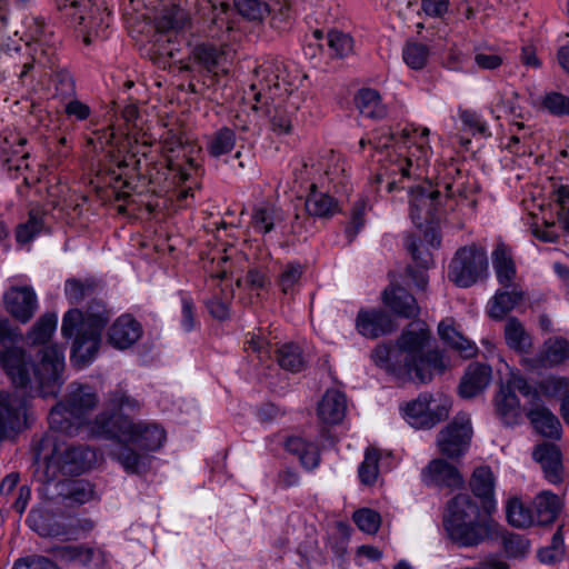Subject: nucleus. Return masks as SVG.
<instances>
[{
    "label": "nucleus",
    "mask_w": 569,
    "mask_h": 569,
    "mask_svg": "<svg viewBox=\"0 0 569 569\" xmlns=\"http://www.w3.org/2000/svg\"><path fill=\"white\" fill-rule=\"evenodd\" d=\"M347 413V398L338 389H328L317 407L319 420L329 426L342 423Z\"/></svg>",
    "instance_id": "23"
},
{
    "label": "nucleus",
    "mask_w": 569,
    "mask_h": 569,
    "mask_svg": "<svg viewBox=\"0 0 569 569\" xmlns=\"http://www.w3.org/2000/svg\"><path fill=\"white\" fill-rule=\"evenodd\" d=\"M561 499L549 490L539 492L533 501L535 525L546 526L552 523L562 509Z\"/></svg>",
    "instance_id": "28"
},
{
    "label": "nucleus",
    "mask_w": 569,
    "mask_h": 569,
    "mask_svg": "<svg viewBox=\"0 0 569 569\" xmlns=\"http://www.w3.org/2000/svg\"><path fill=\"white\" fill-rule=\"evenodd\" d=\"M355 103L360 114L370 119H381L387 114V108L375 89L362 88L355 97Z\"/></svg>",
    "instance_id": "37"
},
{
    "label": "nucleus",
    "mask_w": 569,
    "mask_h": 569,
    "mask_svg": "<svg viewBox=\"0 0 569 569\" xmlns=\"http://www.w3.org/2000/svg\"><path fill=\"white\" fill-rule=\"evenodd\" d=\"M438 333L441 340L457 350L462 358L469 359L477 355L478 348L476 345L457 331L450 320L447 319L439 323Z\"/></svg>",
    "instance_id": "33"
},
{
    "label": "nucleus",
    "mask_w": 569,
    "mask_h": 569,
    "mask_svg": "<svg viewBox=\"0 0 569 569\" xmlns=\"http://www.w3.org/2000/svg\"><path fill=\"white\" fill-rule=\"evenodd\" d=\"M90 0H57L58 9L72 21L82 22Z\"/></svg>",
    "instance_id": "57"
},
{
    "label": "nucleus",
    "mask_w": 569,
    "mask_h": 569,
    "mask_svg": "<svg viewBox=\"0 0 569 569\" xmlns=\"http://www.w3.org/2000/svg\"><path fill=\"white\" fill-rule=\"evenodd\" d=\"M492 264L499 283L506 288L511 287L517 271L510 250L505 243L496 246Z\"/></svg>",
    "instance_id": "36"
},
{
    "label": "nucleus",
    "mask_w": 569,
    "mask_h": 569,
    "mask_svg": "<svg viewBox=\"0 0 569 569\" xmlns=\"http://www.w3.org/2000/svg\"><path fill=\"white\" fill-rule=\"evenodd\" d=\"M7 311L22 323L28 322L38 309L37 295L32 287H10L3 295Z\"/></svg>",
    "instance_id": "16"
},
{
    "label": "nucleus",
    "mask_w": 569,
    "mask_h": 569,
    "mask_svg": "<svg viewBox=\"0 0 569 569\" xmlns=\"http://www.w3.org/2000/svg\"><path fill=\"white\" fill-rule=\"evenodd\" d=\"M525 298V292L513 287L512 290H499L490 299L488 312L492 319H503Z\"/></svg>",
    "instance_id": "34"
},
{
    "label": "nucleus",
    "mask_w": 569,
    "mask_h": 569,
    "mask_svg": "<svg viewBox=\"0 0 569 569\" xmlns=\"http://www.w3.org/2000/svg\"><path fill=\"white\" fill-rule=\"evenodd\" d=\"M58 317L54 313L43 315L32 327L29 339L33 345H42L49 341L57 329Z\"/></svg>",
    "instance_id": "48"
},
{
    "label": "nucleus",
    "mask_w": 569,
    "mask_h": 569,
    "mask_svg": "<svg viewBox=\"0 0 569 569\" xmlns=\"http://www.w3.org/2000/svg\"><path fill=\"white\" fill-rule=\"evenodd\" d=\"M54 88V98L62 102L76 96V83L73 77L67 70H57L51 79Z\"/></svg>",
    "instance_id": "50"
},
{
    "label": "nucleus",
    "mask_w": 569,
    "mask_h": 569,
    "mask_svg": "<svg viewBox=\"0 0 569 569\" xmlns=\"http://www.w3.org/2000/svg\"><path fill=\"white\" fill-rule=\"evenodd\" d=\"M470 486L477 497L491 500L495 493V478L490 468H477L472 473Z\"/></svg>",
    "instance_id": "45"
},
{
    "label": "nucleus",
    "mask_w": 569,
    "mask_h": 569,
    "mask_svg": "<svg viewBox=\"0 0 569 569\" xmlns=\"http://www.w3.org/2000/svg\"><path fill=\"white\" fill-rule=\"evenodd\" d=\"M379 452L376 448H368L365 452V459L358 468V476L361 483L373 485L379 475Z\"/></svg>",
    "instance_id": "49"
},
{
    "label": "nucleus",
    "mask_w": 569,
    "mask_h": 569,
    "mask_svg": "<svg viewBox=\"0 0 569 569\" xmlns=\"http://www.w3.org/2000/svg\"><path fill=\"white\" fill-rule=\"evenodd\" d=\"M543 107L555 116L569 114V98L559 92H549L542 101Z\"/></svg>",
    "instance_id": "58"
},
{
    "label": "nucleus",
    "mask_w": 569,
    "mask_h": 569,
    "mask_svg": "<svg viewBox=\"0 0 569 569\" xmlns=\"http://www.w3.org/2000/svg\"><path fill=\"white\" fill-rule=\"evenodd\" d=\"M284 220L281 209L271 204L257 206L252 210L250 227L259 234H268Z\"/></svg>",
    "instance_id": "31"
},
{
    "label": "nucleus",
    "mask_w": 569,
    "mask_h": 569,
    "mask_svg": "<svg viewBox=\"0 0 569 569\" xmlns=\"http://www.w3.org/2000/svg\"><path fill=\"white\" fill-rule=\"evenodd\" d=\"M34 418L26 405L14 396L0 391V427H30Z\"/></svg>",
    "instance_id": "20"
},
{
    "label": "nucleus",
    "mask_w": 569,
    "mask_h": 569,
    "mask_svg": "<svg viewBox=\"0 0 569 569\" xmlns=\"http://www.w3.org/2000/svg\"><path fill=\"white\" fill-rule=\"evenodd\" d=\"M505 339L507 345L517 351H526L531 340L521 322L516 318H509L505 326Z\"/></svg>",
    "instance_id": "46"
},
{
    "label": "nucleus",
    "mask_w": 569,
    "mask_h": 569,
    "mask_svg": "<svg viewBox=\"0 0 569 569\" xmlns=\"http://www.w3.org/2000/svg\"><path fill=\"white\" fill-rule=\"evenodd\" d=\"M430 338L426 322H410L393 346H378L371 358L378 367L399 379L427 385L448 368L441 351L428 349Z\"/></svg>",
    "instance_id": "1"
},
{
    "label": "nucleus",
    "mask_w": 569,
    "mask_h": 569,
    "mask_svg": "<svg viewBox=\"0 0 569 569\" xmlns=\"http://www.w3.org/2000/svg\"><path fill=\"white\" fill-rule=\"evenodd\" d=\"M502 546L509 557H523L529 550V541L517 533L505 532L501 535Z\"/></svg>",
    "instance_id": "55"
},
{
    "label": "nucleus",
    "mask_w": 569,
    "mask_h": 569,
    "mask_svg": "<svg viewBox=\"0 0 569 569\" xmlns=\"http://www.w3.org/2000/svg\"><path fill=\"white\" fill-rule=\"evenodd\" d=\"M286 449L297 455L306 469L312 470L318 467L320 456L315 443L306 442L300 437H289L286 441Z\"/></svg>",
    "instance_id": "38"
},
{
    "label": "nucleus",
    "mask_w": 569,
    "mask_h": 569,
    "mask_svg": "<svg viewBox=\"0 0 569 569\" xmlns=\"http://www.w3.org/2000/svg\"><path fill=\"white\" fill-rule=\"evenodd\" d=\"M256 80L250 90L257 103L281 100L287 97L284 88L299 90L287 71L286 64L278 60L266 61L254 70Z\"/></svg>",
    "instance_id": "10"
},
{
    "label": "nucleus",
    "mask_w": 569,
    "mask_h": 569,
    "mask_svg": "<svg viewBox=\"0 0 569 569\" xmlns=\"http://www.w3.org/2000/svg\"><path fill=\"white\" fill-rule=\"evenodd\" d=\"M496 413L506 422H516L521 413V405L518 396L509 387L499 388L493 398Z\"/></svg>",
    "instance_id": "35"
},
{
    "label": "nucleus",
    "mask_w": 569,
    "mask_h": 569,
    "mask_svg": "<svg viewBox=\"0 0 569 569\" xmlns=\"http://www.w3.org/2000/svg\"><path fill=\"white\" fill-rule=\"evenodd\" d=\"M407 249L421 268H428L432 263L431 253L421 241L417 242L415 239H410L407 243Z\"/></svg>",
    "instance_id": "63"
},
{
    "label": "nucleus",
    "mask_w": 569,
    "mask_h": 569,
    "mask_svg": "<svg viewBox=\"0 0 569 569\" xmlns=\"http://www.w3.org/2000/svg\"><path fill=\"white\" fill-rule=\"evenodd\" d=\"M421 480L427 486L459 487L463 479L459 471L442 459H433L421 471Z\"/></svg>",
    "instance_id": "24"
},
{
    "label": "nucleus",
    "mask_w": 569,
    "mask_h": 569,
    "mask_svg": "<svg viewBox=\"0 0 569 569\" xmlns=\"http://www.w3.org/2000/svg\"><path fill=\"white\" fill-rule=\"evenodd\" d=\"M358 332L370 339L392 332L396 325L392 318L383 310L368 309L360 310L356 319Z\"/></svg>",
    "instance_id": "19"
},
{
    "label": "nucleus",
    "mask_w": 569,
    "mask_h": 569,
    "mask_svg": "<svg viewBox=\"0 0 569 569\" xmlns=\"http://www.w3.org/2000/svg\"><path fill=\"white\" fill-rule=\"evenodd\" d=\"M383 302L396 315L403 318H412L419 313L416 298L400 287L386 289L383 291Z\"/></svg>",
    "instance_id": "29"
},
{
    "label": "nucleus",
    "mask_w": 569,
    "mask_h": 569,
    "mask_svg": "<svg viewBox=\"0 0 569 569\" xmlns=\"http://www.w3.org/2000/svg\"><path fill=\"white\" fill-rule=\"evenodd\" d=\"M539 390L547 397H562L569 395V377H548L539 382Z\"/></svg>",
    "instance_id": "53"
},
{
    "label": "nucleus",
    "mask_w": 569,
    "mask_h": 569,
    "mask_svg": "<svg viewBox=\"0 0 569 569\" xmlns=\"http://www.w3.org/2000/svg\"><path fill=\"white\" fill-rule=\"evenodd\" d=\"M569 359V341L561 337L550 338L545 341L536 362L541 368H551L563 363Z\"/></svg>",
    "instance_id": "30"
},
{
    "label": "nucleus",
    "mask_w": 569,
    "mask_h": 569,
    "mask_svg": "<svg viewBox=\"0 0 569 569\" xmlns=\"http://www.w3.org/2000/svg\"><path fill=\"white\" fill-rule=\"evenodd\" d=\"M23 143L24 140L18 136L0 138V159L3 160V166L11 178L22 177L23 181L28 183V177L26 176L29 169L27 161L28 153L22 152L19 154L17 150H12L11 156H9V150L12 149L14 144L21 147Z\"/></svg>",
    "instance_id": "22"
},
{
    "label": "nucleus",
    "mask_w": 569,
    "mask_h": 569,
    "mask_svg": "<svg viewBox=\"0 0 569 569\" xmlns=\"http://www.w3.org/2000/svg\"><path fill=\"white\" fill-rule=\"evenodd\" d=\"M287 97L281 100L263 101L269 116L271 130L278 134H289L293 128V114L297 112L306 100L303 90H295L293 88H284Z\"/></svg>",
    "instance_id": "13"
},
{
    "label": "nucleus",
    "mask_w": 569,
    "mask_h": 569,
    "mask_svg": "<svg viewBox=\"0 0 569 569\" xmlns=\"http://www.w3.org/2000/svg\"><path fill=\"white\" fill-rule=\"evenodd\" d=\"M229 6L221 3L219 12L212 19L209 27V36L222 42L218 48L212 43H201L193 48L192 56L194 60L202 66L208 72H216L217 69L224 71V62L227 53L224 47L229 41V36L233 30L232 23L227 18Z\"/></svg>",
    "instance_id": "9"
},
{
    "label": "nucleus",
    "mask_w": 569,
    "mask_h": 569,
    "mask_svg": "<svg viewBox=\"0 0 569 569\" xmlns=\"http://www.w3.org/2000/svg\"><path fill=\"white\" fill-rule=\"evenodd\" d=\"M43 222L37 211L31 210L29 218L24 223L17 227L16 239L19 243H28L31 241L42 229Z\"/></svg>",
    "instance_id": "52"
},
{
    "label": "nucleus",
    "mask_w": 569,
    "mask_h": 569,
    "mask_svg": "<svg viewBox=\"0 0 569 569\" xmlns=\"http://www.w3.org/2000/svg\"><path fill=\"white\" fill-rule=\"evenodd\" d=\"M142 336L141 325L131 315H121L108 331V341L117 349H127Z\"/></svg>",
    "instance_id": "21"
},
{
    "label": "nucleus",
    "mask_w": 569,
    "mask_h": 569,
    "mask_svg": "<svg viewBox=\"0 0 569 569\" xmlns=\"http://www.w3.org/2000/svg\"><path fill=\"white\" fill-rule=\"evenodd\" d=\"M508 522L515 528H528L535 525L533 512L518 498L511 497L506 502Z\"/></svg>",
    "instance_id": "40"
},
{
    "label": "nucleus",
    "mask_w": 569,
    "mask_h": 569,
    "mask_svg": "<svg viewBox=\"0 0 569 569\" xmlns=\"http://www.w3.org/2000/svg\"><path fill=\"white\" fill-rule=\"evenodd\" d=\"M430 50L428 46L419 42H408L402 49V59L412 70L423 69L429 60Z\"/></svg>",
    "instance_id": "47"
},
{
    "label": "nucleus",
    "mask_w": 569,
    "mask_h": 569,
    "mask_svg": "<svg viewBox=\"0 0 569 569\" xmlns=\"http://www.w3.org/2000/svg\"><path fill=\"white\" fill-rule=\"evenodd\" d=\"M353 520L361 531L370 535L378 531L381 522L380 515L368 508L357 510Z\"/></svg>",
    "instance_id": "56"
},
{
    "label": "nucleus",
    "mask_w": 569,
    "mask_h": 569,
    "mask_svg": "<svg viewBox=\"0 0 569 569\" xmlns=\"http://www.w3.org/2000/svg\"><path fill=\"white\" fill-rule=\"evenodd\" d=\"M238 12L249 20H262L269 13L267 3L260 0H236Z\"/></svg>",
    "instance_id": "54"
},
{
    "label": "nucleus",
    "mask_w": 569,
    "mask_h": 569,
    "mask_svg": "<svg viewBox=\"0 0 569 569\" xmlns=\"http://www.w3.org/2000/svg\"><path fill=\"white\" fill-rule=\"evenodd\" d=\"M450 401L447 398H433L423 392L418 398L400 406V412L408 423L438 425L449 415Z\"/></svg>",
    "instance_id": "11"
},
{
    "label": "nucleus",
    "mask_w": 569,
    "mask_h": 569,
    "mask_svg": "<svg viewBox=\"0 0 569 569\" xmlns=\"http://www.w3.org/2000/svg\"><path fill=\"white\" fill-rule=\"evenodd\" d=\"M236 146V133L228 127H222L213 132L207 142V151L210 156L219 158L229 153Z\"/></svg>",
    "instance_id": "42"
},
{
    "label": "nucleus",
    "mask_w": 569,
    "mask_h": 569,
    "mask_svg": "<svg viewBox=\"0 0 569 569\" xmlns=\"http://www.w3.org/2000/svg\"><path fill=\"white\" fill-rule=\"evenodd\" d=\"M366 204L363 201H358L351 211V218L349 224L346 227V234L349 239V241H352L353 238L358 234L360 229L365 224V214Z\"/></svg>",
    "instance_id": "60"
},
{
    "label": "nucleus",
    "mask_w": 569,
    "mask_h": 569,
    "mask_svg": "<svg viewBox=\"0 0 569 569\" xmlns=\"http://www.w3.org/2000/svg\"><path fill=\"white\" fill-rule=\"evenodd\" d=\"M327 46L332 56L343 58L353 50V39L345 32L332 30L327 33Z\"/></svg>",
    "instance_id": "51"
},
{
    "label": "nucleus",
    "mask_w": 569,
    "mask_h": 569,
    "mask_svg": "<svg viewBox=\"0 0 569 569\" xmlns=\"http://www.w3.org/2000/svg\"><path fill=\"white\" fill-rule=\"evenodd\" d=\"M440 192L436 189L418 188L412 191L410 200V217L412 222L422 229L425 224L439 221L438 203Z\"/></svg>",
    "instance_id": "15"
},
{
    "label": "nucleus",
    "mask_w": 569,
    "mask_h": 569,
    "mask_svg": "<svg viewBox=\"0 0 569 569\" xmlns=\"http://www.w3.org/2000/svg\"><path fill=\"white\" fill-rule=\"evenodd\" d=\"M110 319V313L102 303H92L86 311L71 309L62 319L61 333L73 339L71 359L86 366L96 357L100 343L101 331Z\"/></svg>",
    "instance_id": "4"
},
{
    "label": "nucleus",
    "mask_w": 569,
    "mask_h": 569,
    "mask_svg": "<svg viewBox=\"0 0 569 569\" xmlns=\"http://www.w3.org/2000/svg\"><path fill=\"white\" fill-rule=\"evenodd\" d=\"M407 249L421 268H428L432 263L431 253L421 241L417 242L415 239H410L407 243Z\"/></svg>",
    "instance_id": "62"
},
{
    "label": "nucleus",
    "mask_w": 569,
    "mask_h": 569,
    "mask_svg": "<svg viewBox=\"0 0 569 569\" xmlns=\"http://www.w3.org/2000/svg\"><path fill=\"white\" fill-rule=\"evenodd\" d=\"M89 289V284L71 279L66 282L64 293L71 303H78L87 296Z\"/></svg>",
    "instance_id": "64"
},
{
    "label": "nucleus",
    "mask_w": 569,
    "mask_h": 569,
    "mask_svg": "<svg viewBox=\"0 0 569 569\" xmlns=\"http://www.w3.org/2000/svg\"><path fill=\"white\" fill-rule=\"evenodd\" d=\"M491 377L490 366L479 362L470 363L459 385L460 396L462 398H473L481 393L489 386Z\"/></svg>",
    "instance_id": "26"
},
{
    "label": "nucleus",
    "mask_w": 569,
    "mask_h": 569,
    "mask_svg": "<svg viewBox=\"0 0 569 569\" xmlns=\"http://www.w3.org/2000/svg\"><path fill=\"white\" fill-rule=\"evenodd\" d=\"M138 408V402L129 398L122 390L110 392L107 400V410L101 412L96 419V427H134L131 422L122 419Z\"/></svg>",
    "instance_id": "17"
},
{
    "label": "nucleus",
    "mask_w": 569,
    "mask_h": 569,
    "mask_svg": "<svg viewBox=\"0 0 569 569\" xmlns=\"http://www.w3.org/2000/svg\"><path fill=\"white\" fill-rule=\"evenodd\" d=\"M63 102L64 112L70 118L72 117L78 121H83L87 120L91 114L90 107L87 103L78 100L76 96Z\"/></svg>",
    "instance_id": "61"
},
{
    "label": "nucleus",
    "mask_w": 569,
    "mask_h": 569,
    "mask_svg": "<svg viewBox=\"0 0 569 569\" xmlns=\"http://www.w3.org/2000/svg\"><path fill=\"white\" fill-rule=\"evenodd\" d=\"M68 496L73 502L82 505L93 498V488L88 481L76 480L70 483Z\"/></svg>",
    "instance_id": "59"
},
{
    "label": "nucleus",
    "mask_w": 569,
    "mask_h": 569,
    "mask_svg": "<svg viewBox=\"0 0 569 569\" xmlns=\"http://www.w3.org/2000/svg\"><path fill=\"white\" fill-rule=\"evenodd\" d=\"M526 416L533 427H559V419L546 407L535 392L526 409Z\"/></svg>",
    "instance_id": "41"
},
{
    "label": "nucleus",
    "mask_w": 569,
    "mask_h": 569,
    "mask_svg": "<svg viewBox=\"0 0 569 569\" xmlns=\"http://www.w3.org/2000/svg\"><path fill=\"white\" fill-rule=\"evenodd\" d=\"M472 429H441L438 435V447L449 458H458L468 450Z\"/></svg>",
    "instance_id": "27"
},
{
    "label": "nucleus",
    "mask_w": 569,
    "mask_h": 569,
    "mask_svg": "<svg viewBox=\"0 0 569 569\" xmlns=\"http://www.w3.org/2000/svg\"><path fill=\"white\" fill-rule=\"evenodd\" d=\"M21 340V335L10 328L7 319L0 318V366L17 387H26L34 380L41 385H50L59 380L63 368V351L58 346H49L41 350V359L38 367L31 365L26 352L16 343Z\"/></svg>",
    "instance_id": "2"
},
{
    "label": "nucleus",
    "mask_w": 569,
    "mask_h": 569,
    "mask_svg": "<svg viewBox=\"0 0 569 569\" xmlns=\"http://www.w3.org/2000/svg\"><path fill=\"white\" fill-rule=\"evenodd\" d=\"M305 267L299 262H287L278 276L277 283L284 295H293L299 286Z\"/></svg>",
    "instance_id": "44"
},
{
    "label": "nucleus",
    "mask_w": 569,
    "mask_h": 569,
    "mask_svg": "<svg viewBox=\"0 0 569 569\" xmlns=\"http://www.w3.org/2000/svg\"><path fill=\"white\" fill-rule=\"evenodd\" d=\"M429 129L422 128L418 133L417 128H403L401 133L396 137L390 130H387L379 138L378 147L386 148L390 142L396 141L405 146L406 153L399 154L397 159V171L406 178H421L423 170L428 167L432 150L428 143Z\"/></svg>",
    "instance_id": "7"
},
{
    "label": "nucleus",
    "mask_w": 569,
    "mask_h": 569,
    "mask_svg": "<svg viewBox=\"0 0 569 569\" xmlns=\"http://www.w3.org/2000/svg\"><path fill=\"white\" fill-rule=\"evenodd\" d=\"M54 557L67 563H77L89 569H98L106 562V553L88 546H59L52 549Z\"/></svg>",
    "instance_id": "18"
},
{
    "label": "nucleus",
    "mask_w": 569,
    "mask_h": 569,
    "mask_svg": "<svg viewBox=\"0 0 569 569\" xmlns=\"http://www.w3.org/2000/svg\"><path fill=\"white\" fill-rule=\"evenodd\" d=\"M190 23L188 12L177 6L163 9L161 13L154 18L156 29L160 32L179 31Z\"/></svg>",
    "instance_id": "39"
},
{
    "label": "nucleus",
    "mask_w": 569,
    "mask_h": 569,
    "mask_svg": "<svg viewBox=\"0 0 569 569\" xmlns=\"http://www.w3.org/2000/svg\"><path fill=\"white\" fill-rule=\"evenodd\" d=\"M277 361L281 368L291 372L305 369L306 360L299 346L284 343L277 349Z\"/></svg>",
    "instance_id": "43"
},
{
    "label": "nucleus",
    "mask_w": 569,
    "mask_h": 569,
    "mask_svg": "<svg viewBox=\"0 0 569 569\" xmlns=\"http://www.w3.org/2000/svg\"><path fill=\"white\" fill-rule=\"evenodd\" d=\"M310 217L328 219L339 211L338 202L327 193L317 191L315 182L310 183V192L305 202Z\"/></svg>",
    "instance_id": "32"
},
{
    "label": "nucleus",
    "mask_w": 569,
    "mask_h": 569,
    "mask_svg": "<svg viewBox=\"0 0 569 569\" xmlns=\"http://www.w3.org/2000/svg\"><path fill=\"white\" fill-rule=\"evenodd\" d=\"M168 167L176 172L180 181H187L197 170V163L188 156L189 147L184 144L183 137L179 132L168 130L163 138Z\"/></svg>",
    "instance_id": "14"
},
{
    "label": "nucleus",
    "mask_w": 569,
    "mask_h": 569,
    "mask_svg": "<svg viewBox=\"0 0 569 569\" xmlns=\"http://www.w3.org/2000/svg\"><path fill=\"white\" fill-rule=\"evenodd\" d=\"M533 458L540 463L545 478L552 485L563 479V468L559 448L553 443H541L533 451Z\"/></svg>",
    "instance_id": "25"
},
{
    "label": "nucleus",
    "mask_w": 569,
    "mask_h": 569,
    "mask_svg": "<svg viewBox=\"0 0 569 569\" xmlns=\"http://www.w3.org/2000/svg\"><path fill=\"white\" fill-rule=\"evenodd\" d=\"M97 395L88 386H72L67 403H59L49 413L50 427L73 425L72 418H79L97 405Z\"/></svg>",
    "instance_id": "12"
},
{
    "label": "nucleus",
    "mask_w": 569,
    "mask_h": 569,
    "mask_svg": "<svg viewBox=\"0 0 569 569\" xmlns=\"http://www.w3.org/2000/svg\"><path fill=\"white\" fill-rule=\"evenodd\" d=\"M493 525L480 519L476 500L468 493H459L448 501L443 516V528L451 541L461 547L482 542Z\"/></svg>",
    "instance_id": "5"
},
{
    "label": "nucleus",
    "mask_w": 569,
    "mask_h": 569,
    "mask_svg": "<svg viewBox=\"0 0 569 569\" xmlns=\"http://www.w3.org/2000/svg\"><path fill=\"white\" fill-rule=\"evenodd\" d=\"M60 429H49L34 445L36 473L41 482L54 480L59 473L76 476L90 470L96 452L87 447L67 446L60 440Z\"/></svg>",
    "instance_id": "3"
},
{
    "label": "nucleus",
    "mask_w": 569,
    "mask_h": 569,
    "mask_svg": "<svg viewBox=\"0 0 569 569\" xmlns=\"http://www.w3.org/2000/svg\"><path fill=\"white\" fill-rule=\"evenodd\" d=\"M487 273V251L475 243L459 248L448 267L449 280L460 288L471 287Z\"/></svg>",
    "instance_id": "8"
},
{
    "label": "nucleus",
    "mask_w": 569,
    "mask_h": 569,
    "mask_svg": "<svg viewBox=\"0 0 569 569\" xmlns=\"http://www.w3.org/2000/svg\"><path fill=\"white\" fill-rule=\"evenodd\" d=\"M109 453L127 473L140 475L150 467V458L141 451H156L166 440L164 429H118Z\"/></svg>",
    "instance_id": "6"
}]
</instances>
